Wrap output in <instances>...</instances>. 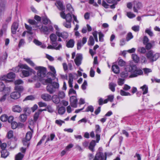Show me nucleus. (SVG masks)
Returning <instances> with one entry per match:
<instances>
[{
	"label": "nucleus",
	"instance_id": "f257e3e1",
	"mask_svg": "<svg viewBox=\"0 0 160 160\" xmlns=\"http://www.w3.org/2000/svg\"><path fill=\"white\" fill-rule=\"evenodd\" d=\"M126 70L131 72V74L129 76L130 78H134L143 74V72L141 69L137 68L135 65H127L126 67Z\"/></svg>",
	"mask_w": 160,
	"mask_h": 160
},
{
	"label": "nucleus",
	"instance_id": "f03ea898",
	"mask_svg": "<svg viewBox=\"0 0 160 160\" xmlns=\"http://www.w3.org/2000/svg\"><path fill=\"white\" fill-rule=\"evenodd\" d=\"M18 66L20 68L26 69L22 71L20 76L22 78L28 77L32 73H35V71L26 64L20 63L18 65Z\"/></svg>",
	"mask_w": 160,
	"mask_h": 160
},
{
	"label": "nucleus",
	"instance_id": "7ed1b4c3",
	"mask_svg": "<svg viewBox=\"0 0 160 160\" xmlns=\"http://www.w3.org/2000/svg\"><path fill=\"white\" fill-rule=\"evenodd\" d=\"M59 88V83L56 82L48 84L47 86V90L50 94H52L58 91Z\"/></svg>",
	"mask_w": 160,
	"mask_h": 160
},
{
	"label": "nucleus",
	"instance_id": "20e7f679",
	"mask_svg": "<svg viewBox=\"0 0 160 160\" xmlns=\"http://www.w3.org/2000/svg\"><path fill=\"white\" fill-rule=\"evenodd\" d=\"M74 76L72 73H69L68 75V84L70 88H71L69 90L68 95L70 96L73 94L76 95V92L72 88L73 87V82Z\"/></svg>",
	"mask_w": 160,
	"mask_h": 160
},
{
	"label": "nucleus",
	"instance_id": "39448f33",
	"mask_svg": "<svg viewBox=\"0 0 160 160\" xmlns=\"http://www.w3.org/2000/svg\"><path fill=\"white\" fill-rule=\"evenodd\" d=\"M35 69L37 71V76L38 79L45 76L46 73V68L42 66H37L35 68Z\"/></svg>",
	"mask_w": 160,
	"mask_h": 160
},
{
	"label": "nucleus",
	"instance_id": "423d86ee",
	"mask_svg": "<svg viewBox=\"0 0 160 160\" xmlns=\"http://www.w3.org/2000/svg\"><path fill=\"white\" fill-rule=\"evenodd\" d=\"M32 133L30 131L28 132L26 135V138L22 140V142L24 145L28 146L29 141L30 140L32 137Z\"/></svg>",
	"mask_w": 160,
	"mask_h": 160
},
{
	"label": "nucleus",
	"instance_id": "0eeeda50",
	"mask_svg": "<svg viewBox=\"0 0 160 160\" xmlns=\"http://www.w3.org/2000/svg\"><path fill=\"white\" fill-rule=\"evenodd\" d=\"M41 32H43L45 34H48L50 32L52 31L53 28L52 26H49L48 27L46 26H42L39 28Z\"/></svg>",
	"mask_w": 160,
	"mask_h": 160
},
{
	"label": "nucleus",
	"instance_id": "6e6552de",
	"mask_svg": "<svg viewBox=\"0 0 160 160\" xmlns=\"http://www.w3.org/2000/svg\"><path fill=\"white\" fill-rule=\"evenodd\" d=\"M70 13H68L66 14L64 12L62 11L60 13V16L63 19H65L66 21L71 22L72 16Z\"/></svg>",
	"mask_w": 160,
	"mask_h": 160
},
{
	"label": "nucleus",
	"instance_id": "1a4fd4ad",
	"mask_svg": "<svg viewBox=\"0 0 160 160\" xmlns=\"http://www.w3.org/2000/svg\"><path fill=\"white\" fill-rule=\"evenodd\" d=\"M151 53V51H149L147 54H146V56L148 59H149L150 61H155L157 60V59L158 58L159 56V55L158 53H154L153 55L152 56V58L151 57H150V55H152Z\"/></svg>",
	"mask_w": 160,
	"mask_h": 160
},
{
	"label": "nucleus",
	"instance_id": "9d476101",
	"mask_svg": "<svg viewBox=\"0 0 160 160\" xmlns=\"http://www.w3.org/2000/svg\"><path fill=\"white\" fill-rule=\"evenodd\" d=\"M95 132L96 133V142L98 143L100 140V133L101 132V129L100 127L98 124L95 125Z\"/></svg>",
	"mask_w": 160,
	"mask_h": 160
},
{
	"label": "nucleus",
	"instance_id": "9b49d317",
	"mask_svg": "<svg viewBox=\"0 0 160 160\" xmlns=\"http://www.w3.org/2000/svg\"><path fill=\"white\" fill-rule=\"evenodd\" d=\"M93 160H106V158L103 153L98 152L96 154Z\"/></svg>",
	"mask_w": 160,
	"mask_h": 160
},
{
	"label": "nucleus",
	"instance_id": "f8f14e48",
	"mask_svg": "<svg viewBox=\"0 0 160 160\" xmlns=\"http://www.w3.org/2000/svg\"><path fill=\"white\" fill-rule=\"evenodd\" d=\"M15 77V74L14 73L12 72H11L8 73L6 76L4 75L2 77H0V80L1 81L7 80V79H12L14 78Z\"/></svg>",
	"mask_w": 160,
	"mask_h": 160
},
{
	"label": "nucleus",
	"instance_id": "ddd939ff",
	"mask_svg": "<svg viewBox=\"0 0 160 160\" xmlns=\"http://www.w3.org/2000/svg\"><path fill=\"white\" fill-rule=\"evenodd\" d=\"M50 38V42L52 45H54L57 44L58 45L57 42V36L56 34L54 33L51 34L49 36Z\"/></svg>",
	"mask_w": 160,
	"mask_h": 160
},
{
	"label": "nucleus",
	"instance_id": "4468645a",
	"mask_svg": "<svg viewBox=\"0 0 160 160\" xmlns=\"http://www.w3.org/2000/svg\"><path fill=\"white\" fill-rule=\"evenodd\" d=\"M71 105L73 108H76L77 106L78 100L76 96H73L70 97Z\"/></svg>",
	"mask_w": 160,
	"mask_h": 160
},
{
	"label": "nucleus",
	"instance_id": "2eb2a0df",
	"mask_svg": "<svg viewBox=\"0 0 160 160\" xmlns=\"http://www.w3.org/2000/svg\"><path fill=\"white\" fill-rule=\"evenodd\" d=\"M87 38L86 37H83L82 40H79L78 41L77 43V49L80 50L82 47L86 42Z\"/></svg>",
	"mask_w": 160,
	"mask_h": 160
},
{
	"label": "nucleus",
	"instance_id": "dca6fc26",
	"mask_svg": "<svg viewBox=\"0 0 160 160\" xmlns=\"http://www.w3.org/2000/svg\"><path fill=\"white\" fill-rule=\"evenodd\" d=\"M133 11L134 12H137L138 10L140 9L142 7V5L141 2L134 1L133 2Z\"/></svg>",
	"mask_w": 160,
	"mask_h": 160
},
{
	"label": "nucleus",
	"instance_id": "f3484780",
	"mask_svg": "<svg viewBox=\"0 0 160 160\" xmlns=\"http://www.w3.org/2000/svg\"><path fill=\"white\" fill-rule=\"evenodd\" d=\"M82 58V56L81 54H79L77 55L74 59V62L77 66H79L81 64Z\"/></svg>",
	"mask_w": 160,
	"mask_h": 160
},
{
	"label": "nucleus",
	"instance_id": "a211bd4d",
	"mask_svg": "<svg viewBox=\"0 0 160 160\" xmlns=\"http://www.w3.org/2000/svg\"><path fill=\"white\" fill-rule=\"evenodd\" d=\"M56 34L59 37H61L64 39L67 38L68 36V33L65 32H61L59 31H57Z\"/></svg>",
	"mask_w": 160,
	"mask_h": 160
},
{
	"label": "nucleus",
	"instance_id": "6ab92c4d",
	"mask_svg": "<svg viewBox=\"0 0 160 160\" xmlns=\"http://www.w3.org/2000/svg\"><path fill=\"white\" fill-rule=\"evenodd\" d=\"M62 48V45L61 44H59L58 45L56 44L48 45L47 47V48L51 49H55L56 50H59Z\"/></svg>",
	"mask_w": 160,
	"mask_h": 160
},
{
	"label": "nucleus",
	"instance_id": "aec40b11",
	"mask_svg": "<svg viewBox=\"0 0 160 160\" xmlns=\"http://www.w3.org/2000/svg\"><path fill=\"white\" fill-rule=\"evenodd\" d=\"M41 98L43 100L46 101H50L52 99L51 96L48 93H43L42 94Z\"/></svg>",
	"mask_w": 160,
	"mask_h": 160
},
{
	"label": "nucleus",
	"instance_id": "412c9836",
	"mask_svg": "<svg viewBox=\"0 0 160 160\" xmlns=\"http://www.w3.org/2000/svg\"><path fill=\"white\" fill-rule=\"evenodd\" d=\"M6 2L5 0H1L0 1V15L5 10Z\"/></svg>",
	"mask_w": 160,
	"mask_h": 160
},
{
	"label": "nucleus",
	"instance_id": "4be33fe9",
	"mask_svg": "<svg viewBox=\"0 0 160 160\" xmlns=\"http://www.w3.org/2000/svg\"><path fill=\"white\" fill-rule=\"evenodd\" d=\"M18 23L17 22H14L11 26V31L13 34L16 33V31L18 28Z\"/></svg>",
	"mask_w": 160,
	"mask_h": 160
},
{
	"label": "nucleus",
	"instance_id": "5701e85b",
	"mask_svg": "<svg viewBox=\"0 0 160 160\" xmlns=\"http://www.w3.org/2000/svg\"><path fill=\"white\" fill-rule=\"evenodd\" d=\"M12 110L14 112L20 113L22 111V109L20 106L15 105L12 107Z\"/></svg>",
	"mask_w": 160,
	"mask_h": 160
},
{
	"label": "nucleus",
	"instance_id": "b1692460",
	"mask_svg": "<svg viewBox=\"0 0 160 160\" xmlns=\"http://www.w3.org/2000/svg\"><path fill=\"white\" fill-rule=\"evenodd\" d=\"M10 96L11 98L13 99H17L20 96V93L18 92H14L11 93Z\"/></svg>",
	"mask_w": 160,
	"mask_h": 160
},
{
	"label": "nucleus",
	"instance_id": "393cba45",
	"mask_svg": "<svg viewBox=\"0 0 160 160\" xmlns=\"http://www.w3.org/2000/svg\"><path fill=\"white\" fill-rule=\"evenodd\" d=\"M56 5L58 8L60 10L62 11L65 10V8L63 5L62 2L60 1H58L56 3Z\"/></svg>",
	"mask_w": 160,
	"mask_h": 160
},
{
	"label": "nucleus",
	"instance_id": "a878e982",
	"mask_svg": "<svg viewBox=\"0 0 160 160\" xmlns=\"http://www.w3.org/2000/svg\"><path fill=\"white\" fill-rule=\"evenodd\" d=\"M52 102L58 104L60 102V99L58 95H54L52 97Z\"/></svg>",
	"mask_w": 160,
	"mask_h": 160
},
{
	"label": "nucleus",
	"instance_id": "bb28decb",
	"mask_svg": "<svg viewBox=\"0 0 160 160\" xmlns=\"http://www.w3.org/2000/svg\"><path fill=\"white\" fill-rule=\"evenodd\" d=\"M75 42L74 40L72 39H70L66 43V46L68 48H73Z\"/></svg>",
	"mask_w": 160,
	"mask_h": 160
},
{
	"label": "nucleus",
	"instance_id": "cd10ccee",
	"mask_svg": "<svg viewBox=\"0 0 160 160\" xmlns=\"http://www.w3.org/2000/svg\"><path fill=\"white\" fill-rule=\"evenodd\" d=\"M112 69L115 73H118L120 72L119 68L116 65H113L112 66Z\"/></svg>",
	"mask_w": 160,
	"mask_h": 160
},
{
	"label": "nucleus",
	"instance_id": "c85d7f7f",
	"mask_svg": "<svg viewBox=\"0 0 160 160\" xmlns=\"http://www.w3.org/2000/svg\"><path fill=\"white\" fill-rule=\"evenodd\" d=\"M66 11L68 13L72 14L74 12V9L70 4H68L67 5Z\"/></svg>",
	"mask_w": 160,
	"mask_h": 160
},
{
	"label": "nucleus",
	"instance_id": "c756f323",
	"mask_svg": "<svg viewBox=\"0 0 160 160\" xmlns=\"http://www.w3.org/2000/svg\"><path fill=\"white\" fill-rule=\"evenodd\" d=\"M132 58L135 63H138L140 60L139 57L136 54H132Z\"/></svg>",
	"mask_w": 160,
	"mask_h": 160
},
{
	"label": "nucleus",
	"instance_id": "7c9ffc66",
	"mask_svg": "<svg viewBox=\"0 0 160 160\" xmlns=\"http://www.w3.org/2000/svg\"><path fill=\"white\" fill-rule=\"evenodd\" d=\"M23 59L31 66L34 67L35 66V63L30 58H24Z\"/></svg>",
	"mask_w": 160,
	"mask_h": 160
},
{
	"label": "nucleus",
	"instance_id": "2f4dec72",
	"mask_svg": "<svg viewBox=\"0 0 160 160\" xmlns=\"http://www.w3.org/2000/svg\"><path fill=\"white\" fill-rule=\"evenodd\" d=\"M66 111L65 108L63 106L59 107L58 109V112L59 114L63 115Z\"/></svg>",
	"mask_w": 160,
	"mask_h": 160
},
{
	"label": "nucleus",
	"instance_id": "473e14b6",
	"mask_svg": "<svg viewBox=\"0 0 160 160\" xmlns=\"http://www.w3.org/2000/svg\"><path fill=\"white\" fill-rule=\"evenodd\" d=\"M145 32L150 37H152L154 35L153 32L152 31V28L151 27L149 28H147L145 30Z\"/></svg>",
	"mask_w": 160,
	"mask_h": 160
},
{
	"label": "nucleus",
	"instance_id": "72a5a7b5",
	"mask_svg": "<svg viewBox=\"0 0 160 160\" xmlns=\"http://www.w3.org/2000/svg\"><path fill=\"white\" fill-rule=\"evenodd\" d=\"M42 112V110L39 109L38 112H36L34 116V120L35 122H36L38 119L39 115L40 113Z\"/></svg>",
	"mask_w": 160,
	"mask_h": 160
},
{
	"label": "nucleus",
	"instance_id": "f704fd0d",
	"mask_svg": "<svg viewBox=\"0 0 160 160\" xmlns=\"http://www.w3.org/2000/svg\"><path fill=\"white\" fill-rule=\"evenodd\" d=\"M96 145L95 141V140H92L90 142L89 147V148L93 152L94 151V148Z\"/></svg>",
	"mask_w": 160,
	"mask_h": 160
},
{
	"label": "nucleus",
	"instance_id": "c9c22d12",
	"mask_svg": "<svg viewBox=\"0 0 160 160\" xmlns=\"http://www.w3.org/2000/svg\"><path fill=\"white\" fill-rule=\"evenodd\" d=\"M19 125H21L22 126H24L23 124L21 123H19L18 124V123L15 122H12L11 123V124L12 128L13 129H16L17 127H18Z\"/></svg>",
	"mask_w": 160,
	"mask_h": 160
},
{
	"label": "nucleus",
	"instance_id": "e433bc0d",
	"mask_svg": "<svg viewBox=\"0 0 160 160\" xmlns=\"http://www.w3.org/2000/svg\"><path fill=\"white\" fill-rule=\"evenodd\" d=\"M24 155L20 152L16 155L15 157V160H22L24 157Z\"/></svg>",
	"mask_w": 160,
	"mask_h": 160
},
{
	"label": "nucleus",
	"instance_id": "4c0bfd02",
	"mask_svg": "<svg viewBox=\"0 0 160 160\" xmlns=\"http://www.w3.org/2000/svg\"><path fill=\"white\" fill-rule=\"evenodd\" d=\"M116 86L117 85L116 83L113 82H111L109 84V88L112 91L114 92L115 91V88Z\"/></svg>",
	"mask_w": 160,
	"mask_h": 160
},
{
	"label": "nucleus",
	"instance_id": "58836bf2",
	"mask_svg": "<svg viewBox=\"0 0 160 160\" xmlns=\"http://www.w3.org/2000/svg\"><path fill=\"white\" fill-rule=\"evenodd\" d=\"M1 157L6 158L9 155V153L6 150H2L1 151Z\"/></svg>",
	"mask_w": 160,
	"mask_h": 160
},
{
	"label": "nucleus",
	"instance_id": "ea45409f",
	"mask_svg": "<svg viewBox=\"0 0 160 160\" xmlns=\"http://www.w3.org/2000/svg\"><path fill=\"white\" fill-rule=\"evenodd\" d=\"M27 118V115L25 114H21L19 117L20 120L22 122H25L26 121Z\"/></svg>",
	"mask_w": 160,
	"mask_h": 160
},
{
	"label": "nucleus",
	"instance_id": "a19ab883",
	"mask_svg": "<svg viewBox=\"0 0 160 160\" xmlns=\"http://www.w3.org/2000/svg\"><path fill=\"white\" fill-rule=\"evenodd\" d=\"M154 41H151V43L148 42L146 43L145 46V48L147 50H149L152 48L153 47V45L152 44H154Z\"/></svg>",
	"mask_w": 160,
	"mask_h": 160
},
{
	"label": "nucleus",
	"instance_id": "79ce46f5",
	"mask_svg": "<svg viewBox=\"0 0 160 160\" xmlns=\"http://www.w3.org/2000/svg\"><path fill=\"white\" fill-rule=\"evenodd\" d=\"M38 77L36 75H34L32 78L28 79L27 82L28 83H32L38 79Z\"/></svg>",
	"mask_w": 160,
	"mask_h": 160
},
{
	"label": "nucleus",
	"instance_id": "37998d69",
	"mask_svg": "<svg viewBox=\"0 0 160 160\" xmlns=\"http://www.w3.org/2000/svg\"><path fill=\"white\" fill-rule=\"evenodd\" d=\"M88 44L89 45L93 46L94 44V40L93 37L92 36L89 37Z\"/></svg>",
	"mask_w": 160,
	"mask_h": 160
},
{
	"label": "nucleus",
	"instance_id": "c03bdc74",
	"mask_svg": "<svg viewBox=\"0 0 160 160\" xmlns=\"http://www.w3.org/2000/svg\"><path fill=\"white\" fill-rule=\"evenodd\" d=\"M15 89L18 92H21L23 90V88L22 86L16 85L15 87Z\"/></svg>",
	"mask_w": 160,
	"mask_h": 160
},
{
	"label": "nucleus",
	"instance_id": "a18cd8bd",
	"mask_svg": "<svg viewBox=\"0 0 160 160\" xmlns=\"http://www.w3.org/2000/svg\"><path fill=\"white\" fill-rule=\"evenodd\" d=\"M25 26L26 28L28 30L27 32L28 33L30 34H32L33 33L32 32V28L27 25L26 24H25Z\"/></svg>",
	"mask_w": 160,
	"mask_h": 160
},
{
	"label": "nucleus",
	"instance_id": "49530a36",
	"mask_svg": "<svg viewBox=\"0 0 160 160\" xmlns=\"http://www.w3.org/2000/svg\"><path fill=\"white\" fill-rule=\"evenodd\" d=\"M107 102L108 99H105L103 100V99L102 98H99L98 100V104L99 105H102L103 104L106 103Z\"/></svg>",
	"mask_w": 160,
	"mask_h": 160
},
{
	"label": "nucleus",
	"instance_id": "de8ad7c7",
	"mask_svg": "<svg viewBox=\"0 0 160 160\" xmlns=\"http://www.w3.org/2000/svg\"><path fill=\"white\" fill-rule=\"evenodd\" d=\"M141 88L142 89L143 91V94H146L148 93V87L146 85H144L143 86L141 87Z\"/></svg>",
	"mask_w": 160,
	"mask_h": 160
},
{
	"label": "nucleus",
	"instance_id": "09e8293b",
	"mask_svg": "<svg viewBox=\"0 0 160 160\" xmlns=\"http://www.w3.org/2000/svg\"><path fill=\"white\" fill-rule=\"evenodd\" d=\"M49 68L50 70L53 72L52 74L53 77H55L56 75V71L55 70V68L52 66H49Z\"/></svg>",
	"mask_w": 160,
	"mask_h": 160
},
{
	"label": "nucleus",
	"instance_id": "8fccbe9b",
	"mask_svg": "<svg viewBox=\"0 0 160 160\" xmlns=\"http://www.w3.org/2000/svg\"><path fill=\"white\" fill-rule=\"evenodd\" d=\"M71 22L70 21H66V22L63 23V25L66 28H70L71 27Z\"/></svg>",
	"mask_w": 160,
	"mask_h": 160
},
{
	"label": "nucleus",
	"instance_id": "3c124183",
	"mask_svg": "<svg viewBox=\"0 0 160 160\" xmlns=\"http://www.w3.org/2000/svg\"><path fill=\"white\" fill-rule=\"evenodd\" d=\"M120 94L122 96H130L131 94L128 92H126L125 91H123L122 90H120Z\"/></svg>",
	"mask_w": 160,
	"mask_h": 160
},
{
	"label": "nucleus",
	"instance_id": "603ef678",
	"mask_svg": "<svg viewBox=\"0 0 160 160\" xmlns=\"http://www.w3.org/2000/svg\"><path fill=\"white\" fill-rule=\"evenodd\" d=\"M0 119L3 122L6 121L8 120L7 115L5 114L2 115L0 117Z\"/></svg>",
	"mask_w": 160,
	"mask_h": 160
},
{
	"label": "nucleus",
	"instance_id": "864d4df0",
	"mask_svg": "<svg viewBox=\"0 0 160 160\" xmlns=\"http://www.w3.org/2000/svg\"><path fill=\"white\" fill-rule=\"evenodd\" d=\"M125 71L122 72L121 74V77L123 78H125L128 77V70H126V68H125Z\"/></svg>",
	"mask_w": 160,
	"mask_h": 160
},
{
	"label": "nucleus",
	"instance_id": "5fc2aeb1",
	"mask_svg": "<svg viewBox=\"0 0 160 160\" xmlns=\"http://www.w3.org/2000/svg\"><path fill=\"white\" fill-rule=\"evenodd\" d=\"M133 38V36L132 33L131 32H129L127 36L126 40L127 41H128L130 39Z\"/></svg>",
	"mask_w": 160,
	"mask_h": 160
},
{
	"label": "nucleus",
	"instance_id": "6e6d98bb",
	"mask_svg": "<svg viewBox=\"0 0 160 160\" xmlns=\"http://www.w3.org/2000/svg\"><path fill=\"white\" fill-rule=\"evenodd\" d=\"M23 81L21 79H18L15 80L14 82V84L15 85V86L22 84H23Z\"/></svg>",
	"mask_w": 160,
	"mask_h": 160
},
{
	"label": "nucleus",
	"instance_id": "4d7b16f0",
	"mask_svg": "<svg viewBox=\"0 0 160 160\" xmlns=\"http://www.w3.org/2000/svg\"><path fill=\"white\" fill-rule=\"evenodd\" d=\"M55 122L58 126H61L62 123H65V122L61 120H56L55 121Z\"/></svg>",
	"mask_w": 160,
	"mask_h": 160
},
{
	"label": "nucleus",
	"instance_id": "13d9d810",
	"mask_svg": "<svg viewBox=\"0 0 160 160\" xmlns=\"http://www.w3.org/2000/svg\"><path fill=\"white\" fill-rule=\"evenodd\" d=\"M94 111V108L92 106H88L86 109L85 112H88L89 111L91 112H93Z\"/></svg>",
	"mask_w": 160,
	"mask_h": 160
},
{
	"label": "nucleus",
	"instance_id": "bf43d9fd",
	"mask_svg": "<svg viewBox=\"0 0 160 160\" xmlns=\"http://www.w3.org/2000/svg\"><path fill=\"white\" fill-rule=\"evenodd\" d=\"M127 16L129 18H132L135 17V15L131 12H128L127 13Z\"/></svg>",
	"mask_w": 160,
	"mask_h": 160
},
{
	"label": "nucleus",
	"instance_id": "052dcab7",
	"mask_svg": "<svg viewBox=\"0 0 160 160\" xmlns=\"http://www.w3.org/2000/svg\"><path fill=\"white\" fill-rule=\"evenodd\" d=\"M143 70L144 74L147 75L149 73L152 72V70L151 69L147 68H143Z\"/></svg>",
	"mask_w": 160,
	"mask_h": 160
},
{
	"label": "nucleus",
	"instance_id": "680f3d73",
	"mask_svg": "<svg viewBox=\"0 0 160 160\" xmlns=\"http://www.w3.org/2000/svg\"><path fill=\"white\" fill-rule=\"evenodd\" d=\"M124 79H123L119 78L118 80V83L120 86L122 85L124 83Z\"/></svg>",
	"mask_w": 160,
	"mask_h": 160
},
{
	"label": "nucleus",
	"instance_id": "e2e57ef3",
	"mask_svg": "<svg viewBox=\"0 0 160 160\" xmlns=\"http://www.w3.org/2000/svg\"><path fill=\"white\" fill-rule=\"evenodd\" d=\"M5 94H8L10 92V88L9 87H4V88L3 90Z\"/></svg>",
	"mask_w": 160,
	"mask_h": 160
},
{
	"label": "nucleus",
	"instance_id": "0e129e2a",
	"mask_svg": "<svg viewBox=\"0 0 160 160\" xmlns=\"http://www.w3.org/2000/svg\"><path fill=\"white\" fill-rule=\"evenodd\" d=\"M139 26L138 25H135L132 27V29L135 32H138L139 30Z\"/></svg>",
	"mask_w": 160,
	"mask_h": 160
},
{
	"label": "nucleus",
	"instance_id": "69168bd1",
	"mask_svg": "<svg viewBox=\"0 0 160 160\" xmlns=\"http://www.w3.org/2000/svg\"><path fill=\"white\" fill-rule=\"evenodd\" d=\"M138 51L142 53H144L146 52V49L144 47H139Z\"/></svg>",
	"mask_w": 160,
	"mask_h": 160
},
{
	"label": "nucleus",
	"instance_id": "338daca9",
	"mask_svg": "<svg viewBox=\"0 0 160 160\" xmlns=\"http://www.w3.org/2000/svg\"><path fill=\"white\" fill-rule=\"evenodd\" d=\"M58 95L59 98H63L65 97V94L63 92L60 91L59 92Z\"/></svg>",
	"mask_w": 160,
	"mask_h": 160
},
{
	"label": "nucleus",
	"instance_id": "774afa93",
	"mask_svg": "<svg viewBox=\"0 0 160 160\" xmlns=\"http://www.w3.org/2000/svg\"><path fill=\"white\" fill-rule=\"evenodd\" d=\"M103 37L104 35L101 32L99 33V41L100 42H102L103 41Z\"/></svg>",
	"mask_w": 160,
	"mask_h": 160
}]
</instances>
